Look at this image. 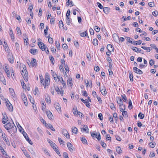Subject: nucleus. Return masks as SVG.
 <instances>
[{"mask_svg": "<svg viewBox=\"0 0 158 158\" xmlns=\"http://www.w3.org/2000/svg\"><path fill=\"white\" fill-rule=\"evenodd\" d=\"M116 151L118 154H120L122 152V150L121 148L120 147H118L116 148Z\"/></svg>", "mask_w": 158, "mask_h": 158, "instance_id": "7c9ffc66", "label": "nucleus"}, {"mask_svg": "<svg viewBox=\"0 0 158 158\" xmlns=\"http://www.w3.org/2000/svg\"><path fill=\"white\" fill-rule=\"evenodd\" d=\"M110 8L109 7H105L103 8V11L106 14H108L110 11Z\"/></svg>", "mask_w": 158, "mask_h": 158, "instance_id": "412c9836", "label": "nucleus"}, {"mask_svg": "<svg viewBox=\"0 0 158 158\" xmlns=\"http://www.w3.org/2000/svg\"><path fill=\"white\" fill-rule=\"evenodd\" d=\"M22 98L23 101L25 100L26 101L27 100L26 96L24 94H22Z\"/></svg>", "mask_w": 158, "mask_h": 158, "instance_id": "c03bdc74", "label": "nucleus"}, {"mask_svg": "<svg viewBox=\"0 0 158 158\" xmlns=\"http://www.w3.org/2000/svg\"><path fill=\"white\" fill-rule=\"evenodd\" d=\"M94 30L97 32H98L100 31V28L97 26H95L94 28Z\"/></svg>", "mask_w": 158, "mask_h": 158, "instance_id": "49530a36", "label": "nucleus"}, {"mask_svg": "<svg viewBox=\"0 0 158 158\" xmlns=\"http://www.w3.org/2000/svg\"><path fill=\"white\" fill-rule=\"evenodd\" d=\"M9 55V56L8 57V60L10 63H13L14 62V59L12 54L10 53Z\"/></svg>", "mask_w": 158, "mask_h": 158, "instance_id": "f8f14e48", "label": "nucleus"}, {"mask_svg": "<svg viewBox=\"0 0 158 158\" xmlns=\"http://www.w3.org/2000/svg\"><path fill=\"white\" fill-rule=\"evenodd\" d=\"M2 136L3 139L5 141L6 144L7 145H10V143L8 140V138H6V135L4 134H2Z\"/></svg>", "mask_w": 158, "mask_h": 158, "instance_id": "39448f33", "label": "nucleus"}, {"mask_svg": "<svg viewBox=\"0 0 158 158\" xmlns=\"http://www.w3.org/2000/svg\"><path fill=\"white\" fill-rule=\"evenodd\" d=\"M32 60L31 62V65L30 67H34L36 65V60L34 58H32Z\"/></svg>", "mask_w": 158, "mask_h": 158, "instance_id": "9b49d317", "label": "nucleus"}, {"mask_svg": "<svg viewBox=\"0 0 158 158\" xmlns=\"http://www.w3.org/2000/svg\"><path fill=\"white\" fill-rule=\"evenodd\" d=\"M46 113L47 116L49 119L51 120L52 119L53 115L50 111H46Z\"/></svg>", "mask_w": 158, "mask_h": 158, "instance_id": "2eb2a0df", "label": "nucleus"}, {"mask_svg": "<svg viewBox=\"0 0 158 158\" xmlns=\"http://www.w3.org/2000/svg\"><path fill=\"white\" fill-rule=\"evenodd\" d=\"M93 43L94 45L96 46L98 44V40L96 39H94L93 40Z\"/></svg>", "mask_w": 158, "mask_h": 158, "instance_id": "c9c22d12", "label": "nucleus"}, {"mask_svg": "<svg viewBox=\"0 0 158 158\" xmlns=\"http://www.w3.org/2000/svg\"><path fill=\"white\" fill-rule=\"evenodd\" d=\"M106 139L107 140L111 141V138L109 134H107L106 136Z\"/></svg>", "mask_w": 158, "mask_h": 158, "instance_id": "8fccbe9b", "label": "nucleus"}, {"mask_svg": "<svg viewBox=\"0 0 158 158\" xmlns=\"http://www.w3.org/2000/svg\"><path fill=\"white\" fill-rule=\"evenodd\" d=\"M100 144L103 148H106V143L103 142L102 140L100 142Z\"/></svg>", "mask_w": 158, "mask_h": 158, "instance_id": "37998d69", "label": "nucleus"}, {"mask_svg": "<svg viewBox=\"0 0 158 158\" xmlns=\"http://www.w3.org/2000/svg\"><path fill=\"white\" fill-rule=\"evenodd\" d=\"M24 80L26 81H28V73H25V74H24L23 76Z\"/></svg>", "mask_w": 158, "mask_h": 158, "instance_id": "bb28decb", "label": "nucleus"}, {"mask_svg": "<svg viewBox=\"0 0 158 158\" xmlns=\"http://www.w3.org/2000/svg\"><path fill=\"white\" fill-rule=\"evenodd\" d=\"M133 70L136 73L139 74H141L143 73V72L140 69H138L136 67H134L133 68Z\"/></svg>", "mask_w": 158, "mask_h": 158, "instance_id": "0eeeda50", "label": "nucleus"}, {"mask_svg": "<svg viewBox=\"0 0 158 158\" xmlns=\"http://www.w3.org/2000/svg\"><path fill=\"white\" fill-rule=\"evenodd\" d=\"M51 49L52 53H56V50L55 49L54 47L51 46Z\"/></svg>", "mask_w": 158, "mask_h": 158, "instance_id": "864d4df0", "label": "nucleus"}, {"mask_svg": "<svg viewBox=\"0 0 158 158\" xmlns=\"http://www.w3.org/2000/svg\"><path fill=\"white\" fill-rule=\"evenodd\" d=\"M28 98H29V100H30L31 102V103H32V104H33V103L35 101L33 100V99L32 98V97H31V96H29Z\"/></svg>", "mask_w": 158, "mask_h": 158, "instance_id": "13d9d810", "label": "nucleus"}, {"mask_svg": "<svg viewBox=\"0 0 158 158\" xmlns=\"http://www.w3.org/2000/svg\"><path fill=\"white\" fill-rule=\"evenodd\" d=\"M28 150L32 155L35 156V152L32 147L31 146L28 147Z\"/></svg>", "mask_w": 158, "mask_h": 158, "instance_id": "4468645a", "label": "nucleus"}, {"mask_svg": "<svg viewBox=\"0 0 158 158\" xmlns=\"http://www.w3.org/2000/svg\"><path fill=\"white\" fill-rule=\"evenodd\" d=\"M55 89L58 94H60L62 95L63 94V91H60L58 86L55 87Z\"/></svg>", "mask_w": 158, "mask_h": 158, "instance_id": "f3484780", "label": "nucleus"}, {"mask_svg": "<svg viewBox=\"0 0 158 158\" xmlns=\"http://www.w3.org/2000/svg\"><path fill=\"white\" fill-rule=\"evenodd\" d=\"M16 30L17 34L18 35L19 34V35H21V32L19 27H17L16 28Z\"/></svg>", "mask_w": 158, "mask_h": 158, "instance_id": "a19ab883", "label": "nucleus"}, {"mask_svg": "<svg viewBox=\"0 0 158 158\" xmlns=\"http://www.w3.org/2000/svg\"><path fill=\"white\" fill-rule=\"evenodd\" d=\"M0 81L4 85H6V83L5 79L3 75L2 74H0Z\"/></svg>", "mask_w": 158, "mask_h": 158, "instance_id": "9d476101", "label": "nucleus"}, {"mask_svg": "<svg viewBox=\"0 0 158 158\" xmlns=\"http://www.w3.org/2000/svg\"><path fill=\"white\" fill-rule=\"evenodd\" d=\"M148 5L150 7H152L154 6V3L153 2H150L148 3Z\"/></svg>", "mask_w": 158, "mask_h": 158, "instance_id": "3c124183", "label": "nucleus"}, {"mask_svg": "<svg viewBox=\"0 0 158 158\" xmlns=\"http://www.w3.org/2000/svg\"><path fill=\"white\" fill-rule=\"evenodd\" d=\"M56 45L57 49L59 50L60 49V45L59 42L57 43V41H56Z\"/></svg>", "mask_w": 158, "mask_h": 158, "instance_id": "ea45409f", "label": "nucleus"}, {"mask_svg": "<svg viewBox=\"0 0 158 158\" xmlns=\"http://www.w3.org/2000/svg\"><path fill=\"white\" fill-rule=\"evenodd\" d=\"M56 153L59 156H60V154L59 152V151L56 148H55V149H54Z\"/></svg>", "mask_w": 158, "mask_h": 158, "instance_id": "bf43d9fd", "label": "nucleus"}, {"mask_svg": "<svg viewBox=\"0 0 158 158\" xmlns=\"http://www.w3.org/2000/svg\"><path fill=\"white\" fill-rule=\"evenodd\" d=\"M6 73L7 74L8 77L10 76V72L9 70L8 69V67L7 66L5 67V69Z\"/></svg>", "mask_w": 158, "mask_h": 158, "instance_id": "b1692460", "label": "nucleus"}, {"mask_svg": "<svg viewBox=\"0 0 158 158\" xmlns=\"http://www.w3.org/2000/svg\"><path fill=\"white\" fill-rule=\"evenodd\" d=\"M67 145L69 151L73 152L74 150V147L72 144L69 142H68Z\"/></svg>", "mask_w": 158, "mask_h": 158, "instance_id": "423d86ee", "label": "nucleus"}, {"mask_svg": "<svg viewBox=\"0 0 158 158\" xmlns=\"http://www.w3.org/2000/svg\"><path fill=\"white\" fill-rule=\"evenodd\" d=\"M128 108L129 109H131L132 108V105L131 102V100H130L129 101V106Z\"/></svg>", "mask_w": 158, "mask_h": 158, "instance_id": "a18cd8bd", "label": "nucleus"}, {"mask_svg": "<svg viewBox=\"0 0 158 158\" xmlns=\"http://www.w3.org/2000/svg\"><path fill=\"white\" fill-rule=\"evenodd\" d=\"M66 5L67 6H72L74 5V4L72 1H67L66 2Z\"/></svg>", "mask_w": 158, "mask_h": 158, "instance_id": "6ab92c4d", "label": "nucleus"}, {"mask_svg": "<svg viewBox=\"0 0 158 158\" xmlns=\"http://www.w3.org/2000/svg\"><path fill=\"white\" fill-rule=\"evenodd\" d=\"M149 145L150 147L152 148H154L156 145V143L154 142V143H149Z\"/></svg>", "mask_w": 158, "mask_h": 158, "instance_id": "09e8293b", "label": "nucleus"}, {"mask_svg": "<svg viewBox=\"0 0 158 158\" xmlns=\"http://www.w3.org/2000/svg\"><path fill=\"white\" fill-rule=\"evenodd\" d=\"M101 92L104 96H105L107 94V92L106 89H103L101 90Z\"/></svg>", "mask_w": 158, "mask_h": 158, "instance_id": "cd10ccee", "label": "nucleus"}, {"mask_svg": "<svg viewBox=\"0 0 158 158\" xmlns=\"http://www.w3.org/2000/svg\"><path fill=\"white\" fill-rule=\"evenodd\" d=\"M110 107L111 109L113 110H115V107L113 103L111 104L110 106Z\"/></svg>", "mask_w": 158, "mask_h": 158, "instance_id": "4d7b16f0", "label": "nucleus"}, {"mask_svg": "<svg viewBox=\"0 0 158 158\" xmlns=\"http://www.w3.org/2000/svg\"><path fill=\"white\" fill-rule=\"evenodd\" d=\"M138 117L141 119H143L144 118V115L142 114L141 112H140L138 114Z\"/></svg>", "mask_w": 158, "mask_h": 158, "instance_id": "f704fd0d", "label": "nucleus"}, {"mask_svg": "<svg viewBox=\"0 0 158 158\" xmlns=\"http://www.w3.org/2000/svg\"><path fill=\"white\" fill-rule=\"evenodd\" d=\"M113 116L114 118H115V121H117L118 119L117 114L116 113H114L113 114Z\"/></svg>", "mask_w": 158, "mask_h": 158, "instance_id": "de8ad7c7", "label": "nucleus"}, {"mask_svg": "<svg viewBox=\"0 0 158 158\" xmlns=\"http://www.w3.org/2000/svg\"><path fill=\"white\" fill-rule=\"evenodd\" d=\"M63 156H64V158H69L68 154L66 152H64L63 153Z\"/></svg>", "mask_w": 158, "mask_h": 158, "instance_id": "774afa93", "label": "nucleus"}, {"mask_svg": "<svg viewBox=\"0 0 158 158\" xmlns=\"http://www.w3.org/2000/svg\"><path fill=\"white\" fill-rule=\"evenodd\" d=\"M61 80H60V81L61 82L62 84L63 85L64 87L66 86V84L65 81L63 80V79L62 77H60Z\"/></svg>", "mask_w": 158, "mask_h": 158, "instance_id": "2f4dec72", "label": "nucleus"}, {"mask_svg": "<svg viewBox=\"0 0 158 158\" xmlns=\"http://www.w3.org/2000/svg\"><path fill=\"white\" fill-rule=\"evenodd\" d=\"M25 73H28L27 70L26 69H24L23 68V70H22L21 71V75H22V76H23L24 75V74H25Z\"/></svg>", "mask_w": 158, "mask_h": 158, "instance_id": "e433bc0d", "label": "nucleus"}, {"mask_svg": "<svg viewBox=\"0 0 158 158\" xmlns=\"http://www.w3.org/2000/svg\"><path fill=\"white\" fill-rule=\"evenodd\" d=\"M9 90L10 93V95L13 96V97H15V94L14 89L12 88H10Z\"/></svg>", "mask_w": 158, "mask_h": 158, "instance_id": "4be33fe9", "label": "nucleus"}, {"mask_svg": "<svg viewBox=\"0 0 158 158\" xmlns=\"http://www.w3.org/2000/svg\"><path fill=\"white\" fill-rule=\"evenodd\" d=\"M49 76L48 75H46L45 77V83H46L45 85H44V88H46L47 86H48L49 85Z\"/></svg>", "mask_w": 158, "mask_h": 158, "instance_id": "7ed1b4c3", "label": "nucleus"}, {"mask_svg": "<svg viewBox=\"0 0 158 158\" xmlns=\"http://www.w3.org/2000/svg\"><path fill=\"white\" fill-rule=\"evenodd\" d=\"M62 47L64 50H66L68 48V46L66 44H63L62 45Z\"/></svg>", "mask_w": 158, "mask_h": 158, "instance_id": "338daca9", "label": "nucleus"}, {"mask_svg": "<svg viewBox=\"0 0 158 158\" xmlns=\"http://www.w3.org/2000/svg\"><path fill=\"white\" fill-rule=\"evenodd\" d=\"M131 49L133 50L134 51L136 52H137L141 53L143 54V52H141V50L140 48H138L135 47H131Z\"/></svg>", "mask_w": 158, "mask_h": 158, "instance_id": "1a4fd4ad", "label": "nucleus"}, {"mask_svg": "<svg viewBox=\"0 0 158 158\" xmlns=\"http://www.w3.org/2000/svg\"><path fill=\"white\" fill-rule=\"evenodd\" d=\"M59 24L60 28H61V26L63 28L64 24L62 20H60L59 22Z\"/></svg>", "mask_w": 158, "mask_h": 158, "instance_id": "6e6d98bb", "label": "nucleus"}, {"mask_svg": "<svg viewBox=\"0 0 158 158\" xmlns=\"http://www.w3.org/2000/svg\"><path fill=\"white\" fill-rule=\"evenodd\" d=\"M131 43L135 45H138L141 44L142 41L141 40H139L137 41H134L132 42H130Z\"/></svg>", "mask_w": 158, "mask_h": 158, "instance_id": "aec40b11", "label": "nucleus"}, {"mask_svg": "<svg viewBox=\"0 0 158 158\" xmlns=\"http://www.w3.org/2000/svg\"><path fill=\"white\" fill-rule=\"evenodd\" d=\"M81 140L82 142L84 144H87V142L86 139L84 137L81 138Z\"/></svg>", "mask_w": 158, "mask_h": 158, "instance_id": "a878e982", "label": "nucleus"}, {"mask_svg": "<svg viewBox=\"0 0 158 158\" xmlns=\"http://www.w3.org/2000/svg\"><path fill=\"white\" fill-rule=\"evenodd\" d=\"M106 48L108 51L110 52L113 51H114V47L111 44H108Z\"/></svg>", "mask_w": 158, "mask_h": 158, "instance_id": "dca6fc26", "label": "nucleus"}, {"mask_svg": "<svg viewBox=\"0 0 158 158\" xmlns=\"http://www.w3.org/2000/svg\"><path fill=\"white\" fill-rule=\"evenodd\" d=\"M8 121V118L7 116L6 115V116H3V117L2 119V122L3 124H5L6 123L7 121Z\"/></svg>", "mask_w": 158, "mask_h": 158, "instance_id": "a211bd4d", "label": "nucleus"}, {"mask_svg": "<svg viewBox=\"0 0 158 158\" xmlns=\"http://www.w3.org/2000/svg\"><path fill=\"white\" fill-rule=\"evenodd\" d=\"M73 110L74 111V112H73V113L74 114H76L77 111V108L76 106L74 107L73 109Z\"/></svg>", "mask_w": 158, "mask_h": 158, "instance_id": "5fc2aeb1", "label": "nucleus"}, {"mask_svg": "<svg viewBox=\"0 0 158 158\" xmlns=\"http://www.w3.org/2000/svg\"><path fill=\"white\" fill-rule=\"evenodd\" d=\"M84 103L85 104L86 106L88 108H89L90 107V104L89 103L88 101H86Z\"/></svg>", "mask_w": 158, "mask_h": 158, "instance_id": "e2e57ef3", "label": "nucleus"}, {"mask_svg": "<svg viewBox=\"0 0 158 158\" xmlns=\"http://www.w3.org/2000/svg\"><path fill=\"white\" fill-rule=\"evenodd\" d=\"M67 83L68 85L70 84V86L71 87L73 85L72 81L71 79H69L67 80Z\"/></svg>", "mask_w": 158, "mask_h": 158, "instance_id": "72a5a7b5", "label": "nucleus"}, {"mask_svg": "<svg viewBox=\"0 0 158 158\" xmlns=\"http://www.w3.org/2000/svg\"><path fill=\"white\" fill-rule=\"evenodd\" d=\"M73 132L75 134H77L78 132L77 129L75 127H73L72 128Z\"/></svg>", "mask_w": 158, "mask_h": 158, "instance_id": "393cba45", "label": "nucleus"}, {"mask_svg": "<svg viewBox=\"0 0 158 158\" xmlns=\"http://www.w3.org/2000/svg\"><path fill=\"white\" fill-rule=\"evenodd\" d=\"M97 5L98 6V7L101 9H102L103 8V6L99 2H97Z\"/></svg>", "mask_w": 158, "mask_h": 158, "instance_id": "69168bd1", "label": "nucleus"}, {"mask_svg": "<svg viewBox=\"0 0 158 158\" xmlns=\"http://www.w3.org/2000/svg\"><path fill=\"white\" fill-rule=\"evenodd\" d=\"M45 101L47 102L48 103L50 104L51 102L50 98L49 96H48L46 98H45Z\"/></svg>", "mask_w": 158, "mask_h": 158, "instance_id": "4c0bfd02", "label": "nucleus"}, {"mask_svg": "<svg viewBox=\"0 0 158 158\" xmlns=\"http://www.w3.org/2000/svg\"><path fill=\"white\" fill-rule=\"evenodd\" d=\"M50 145L54 150L55 149V148H57L56 147V145L53 143H50Z\"/></svg>", "mask_w": 158, "mask_h": 158, "instance_id": "603ef678", "label": "nucleus"}, {"mask_svg": "<svg viewBox=\"0 0 158 158\" xmlns=\"http://www.w3.org/2000/svg\"><path fill=\"white\" fill-rule=\"evenodd\" d=\"M117 102L120 105V106L123 105L122 101L120 98H118V99H117Z\"/></svg>", "mask_w": 158, "mask_h": 158, "instance_id": "c85d7f7f", "label": "nucleus"}, {"mask_svg": "<svg viewBox=\"0 0 158 158\" xmlns=\"http://www.w3.org/2000/svg\"><path fill=\"white\" fill-rule=\"evenodd\" d=\"M38 44L39 48L43 51H45L46 49V46L42 42H39L38 43Z\"/></svg>", "mask_w": 158, "mask_h": 158, "instance_id": "f03ea898", "label": "nucleus"}, {"mask_svg": "<svg viewBox=\"0 0 158 158\" xmlns=\"http://www.w3.org/2000/svg\"><path fill=\"white\" fill-rule=\"evenodd\" d=\"M121 97L122 98V99L123 100V101L124 102H125L126 101V100L127 99V98L125 94H123V95H122Z\"/></svg>", "mask_w": 158, "mask_h": 158, "instance_id": "79ce46f5", "label": "nucleus"}, {"mask_svg": "<svg viewBox=\"0 0 158 158\" xmlns=\"http://www.w3.org/2000/svg\"><path fill=\"white\" fill-rule=\"evenodd\" d=\"M62 134L67 139L70 138V135L68 131L65 129H63L62 131Z\"/></svg>", "mask_w": 158, "mask_h": 158, "instance_id": "20e7f679", "label": "nucleus"}, {"mask_svg": "<svg viewBox=\"0 0 158 158\" xmlns=\"http://www.w3.org/2000/svg\"><path fill=\"white\" fill-rule=\"evenodd\" d=\"M80 36L81 37L86 36L88 35V33L86 31L84 32H82L80 34Z\"/></svg>", "mask_w": 158, "mask_h": 158, "instance_id": "c756f323", "label": "nucleus"}, {"mask_svg": "<svg viewBox=\"0 0 158 158\" xmlns=\"http://www.w3.org/2000/svg\"><path fill=\"white\" fill-rule=\"evenodd\" d=\"M43 151L45 153L46 155H48V156H51L49 153L48 152V150L46 149L43 148Z\"/></svg>", "mask_w": 158, "mask_h": 158, "instance_id": "58836bf2", "label": "nucleus"}, {"mask_svg": "<svg viewBox=\"0 0 158 158\" xmlns=\"http://www.w3.org/2000/svg\"><path fill=\"white\" fill-rule=\"evenodd\" d=\"M149 64L150 65L152 66L154 64V60L152 59H151L149 61Z\"/></svg>", "mask_w": 158, "mask_h": 158, "instance_id": "680f3d73", "label": "nucleus"}, {"mask_svg": "<svg viewBox=\"0 0 158 158\" xmlns=\"http://www.w3.org/2000/svg\"><path fill=\"white\" fill-rule=\"evenodd\" d=\"M4 127L10 134L15 133L17 131V128L13 122L11 123L8 122L4 125Z\"/></svg>", "mask_w": 158, "mask_h": 158, "instance_id": "f257e3e1", "label": "nucleus"}, {"mask_svg": "<svg viewBox=\"0 0 158 158\" xmlns=\"http://www.w3.org/2000/svg\"><path fill=\"white\" fill-rule=\"evenodd\" d=\"M33 55H35V53L37 52L36 49L34 48H31L29 51Z\"/></svg>", "mask_w": 158, "mask_h": 158, "instance_id": "5701e85b", "label": "nucleus"}, {"mask_svg": "<svg viewBox=\"0 0 158 158\" xmlns=\"http://www.w3.org/2000/svg\"><path fill=\"white\" fill-rule=\"evenodd\" d=\"M6 105L10 111L12 112L13 111V107L12 104L9 102V103L6 102Z\"/></svg>", "mask_w": 158, "mask_h": 158, "instance_id": "6e6552de", "label": "nucleus"}, {"mask_svg": "<svg viewBox=\"0 0 158 158\" xmlns=\"http://www.w3.org/2000/svg\"><path fill=\"white\" fill-rule=\"evenodd\" d=\"M51 72L52 75L53 77H57V76L56 75V73L55 72L53 71L52 70H51Z\"/></svg>", "mask_w": 158, "mask_h": 158, "instance_id": "052dcab7", "label": "nucleus"}, {"mask_svg": "<svg viewBox=\"0 0 158 158\" xmlns=\"http://www.w3.org/2000/svg\"><path fill=\"white\" fill-rule=\"evenodd\" d=\"M98 117L100 120H103V118L102 115L101 113H99L98 114Z\"/></svg>", "mask_w": 158, "mask_h": 158, "instance_id": "0e129e2a", "label": "nucleus"}, {"mask_svg": "<svg viewBox=\"0 0 158 158\" xmlns=\"http://www.w3.org/2000/svg\"><path fill=\"white\" fill-rule=\"evenodd\" d=\"M47 38H48V42L50 44H52L53 43V39L51 37H49V36L48 35L47 36H46Z\"/></svg>", "mask_w": 158, "mask_h": 158, "instance_id": "473e14b6", "label": "nucleus"}, {"mask_svg": "<svg viewBox=\"0 0 158 158\" xmlns=\"http://www.w3.org/2000/svg\"><path fill=\"white\" fill-rule=\"evenodd\" d=\"M54 107L55 109L58 111H61V108L60 104L57 103H55L54 104Z\"/></svg>", "mask_w": 158, "mask_h": 158, "instance_id": "ddd939ff", "label": "nucleus"}]
</instances>
